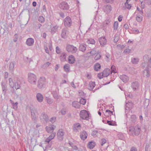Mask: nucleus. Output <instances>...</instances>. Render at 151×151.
<instances>
[{
    "mask_svg": "<svg viewBox=\"0 0 151 151\" xmlns=\"http://www.w3.org/2000/svg\"><path fill=\"white\" fill-rule=\"evenodd\" d=\"M80 117L83 119L88 120L89 119V114L87 111L85 110L81 111L80 113Z\"/></svg>",
    "mask_w": 151,
    "mask_h": 151,
    "instance_id": "f257e3e1",
    "label": "nucleus"
},
{
    "mask_svg": "<svg viewBox=\"0 0 151 151\" xmlns=\"http://www.w3.org/2000/svg\"><path fill=\"white\" fill-rule=\"evenodd\" d=\"M67 51L69 52L75 53L77 50L76 47L72 45H68L67 47Z\"/></svg>",
    "mask_w": 151,
    "mask_h": 151,
    "instance_id": "f03ea898",
    "label": "nucleus"
},
{
    "mask_svg": "<svg viewBox=\"0 0 151 151\" xmlns=\"http://www.w3.org/2000/svg\"><path fill=\"white\" fill-rule=\"evenodd\" d=\"M64 134V132L63 131L62 129H59L57 133V137L59 140L61 141L63 138V136Z\"/></svg>",
    "mask_w": 151,
    "mask_h": 151,
    "instance_id": "7ed1b4c3",
    "label": "nucleus"
},
{
    "mask_svg": "<svg viewBox=\"0 0 151 151\" xmlns=\"http://www.w3.org/2000/svg\"><path fill=\"white\" fill-rule=\"evenodd\" d=\"M28 79L30 83H34L36 81V76L34 74L30 73L28 75Z\"/></svg>",
    "mask_w": 151,
    "mask_h": 151,
    "instance_id": "20e7f679",
    "label": "nucleus"
},
{
    "mask_svg": "<svg viewBox=\"0 0 151 151\" xmlns=\"http://www.w3.org/2000/svg\"><path fill=\"white\" fill-rule=\"evenodd\" d=\"M71 19L69 17H67L64 19V23L65 27H70L71 25Z\"/></svg>",
    "mask_w": 151,
    "mask_h": 151,
    "instance_id": "39448f33",
    "label": "nucleus"
},
{
    "mask_svg": "<svg viewBox=\"0 0 151 151\" xmlns=\"http://www.w3.org/2000/svg\"><path fill=\"white\" fill-rule=\"evenodd\" d=\"M99 41L100 45L103 46L106 44L107 42V40L104 37H100L99 39Z\"/></svg>",
    "mask_w": 151,
    "mask_h": 151,
    "instance_id": "423d86ee",
    "label": "nucleus"
},
{
    "mask_svg": "<svg viewBox=\"0 0 151 151\" xmlns=\"http://www.w3.org/2000/svg\"><path fill=\"white\" fill-rule=\"evenodd\" d=\"M87 136L88 134L85 131H83L80 134L81 138L83 140H84L86 139Z\"/></svg>",
    "mask_w": 151,
    "mask_h": 151,
    "instance_id": "0eeeda50",
    "label": "nucleus"
},
{
    "mask_svg": "<svg viewBox=\"0 0 151 151\" xmlns=\"http://www.w3.org/2000/svg\"><path fill=\"white\" fill-rule=\"evenodd\" d=\"M68 59V63L71 64L74 63L76 60L75 58L72 55L69 56Z\"/></svg>",
    "mask_w": 151,
    "mask_h": 151,
    "instance_id": "6e6552de",
    "label": "nucleus"
},
{
    "mask_svg": "<svg viewBox=\"0 0 151 151\" xmlns=\"http://www.w3.org/2000/svg\"><path fill=\"white\" fill-rule=\"evenodd\" d=\"M95 86V84L94 82H89L88 86V89L90 91L92 90Z\"/></svg>",
    "mask_w": 151,
    "mask_h": 151,
    "instance_id": "1a4fd4ad",
    "label": "nucleus"
},
{
    "mask_svg": "<svg viewBox=\"0 0 151 151\" xmlns=\"http://www.w3.org/2000/svg\"><path fill=\"white\" fill-rule=\"evenodd\" d=\"M55 126H51L50 127H46L47 132L48 133H52L53 132L54 129L55 128Z\"/></svg>",
    "mask_w": 151,
    "mask_h": 151,
    "instance_id": "9d476101",
    "label": "nucleus"
},
{
    "mask_svg": "<svg viewBox=\"0 0 151 151\" xmlns=\"http://www.w3.org/2000/svg\"><path fill=\"white\" fill-rule=\"evenodd\" d=\"M60 7L63 9H67L68 8V5L66 3L63 2L60 4Z\"/></svg>",
    "mask_w": 151,
    "mask_h": 151,
    "instance_id": "9b49d317",
    "label": "nucleus"
},
{
    "mask_svg": "<svg viewBox=\"0 0 151 151\" xmlns=\"http://www.w3.org/2000/svg\"><path fill=\"white\" fill-rule=\"evenodd\" d=\"M103 72L104 74V77H106L109 75L110 73V71L109 69L106 68L104 70Z\"/></svg>",
    "mask_w": 151,
    "mask_h": 151,
    "instance_id": "f8f14e48",
    "label": "nucleus"
},
{
    "mask_svg": "<svg viewBox=\"0 0 151 151\" xmlns=\"http://www.w3.org/2000/svg\"><path fill=\"white\" fill-rule=\"evenodd\" d=\"M95 145L96 144L94 142H90L88 143V147L90 149H92L94 147Z\"/></svg>",
    "mask_w": 151,
    "mask_h": 151,
    "instance_id": "ddd939ff",
    "label": "nucleus"
},
{
    "mask_svg": "<svg viewBox=\"0 0 151 151\" xmlns=\"http://www.w3.org/2000/svg\"><path fill=\"white\" fill-rule=\"evenodd\" d=\"M68 32L66 30L63 29V30L61 36L63 38H66L68 35Z\"/></svg>",
    "mask_w": 151,
    "mask_h": 151,
    "instance_id": "4468645a",
    "label": "nucleus"
},
{
    "mask_svg": "<svg viewBox=\"0 0 151 151\" xmlns=\"http://www.w3.org/2000/svg\"><path fill=\"white\" fill-rule=\"evenodd\" d=\"M34 42L33 40L31 38H28L27 40V44L29 46L33 45Z\"/></svg>",
    "mask_w": 151,
    "mask_h": 151,
    "instance_id": "2eb2a0df",
    "label": "nucleus"
},
{
    "mask_svg": "<svg viewBox=\"0 0 151 151\" xmlns=\"http://www.w3.org/2000/svg\"><path fill=\"white\" fill-rule=\"evenodd\" d=\"M69 144L72 147V149L73 150H75V151H76L77 150L78 148L76 145H75L74 143L69 141Z\"/></svg>",
    "mask_w": 151,
    "mask_h": 151,
    "instance_id": "dca6fc26",
    "label": "nucleus"
},
{
    "mask_svg": "<svg viewBox=\"0 0 151 151\" xmlns=\"http://www.w3.org/2000/svg\"><path fill=\"white\" fill-rule=\"evenodd\" d=\"M81 127L79 123L76 124L74 125L73 130L75 131H76L80 129Z\"/></svg>",
    "mask_w": 151,
    "mask_h": 151,
    "instance_id": "f3484780",
    "label": "nucleus"
},
{
    "mask_svg": "<svg viewBox=\"0 0 151 151\" xmlns=\"http://www.w3.org/2000/svg\"><path fill=\"white\" fill-rule=\"evenodd\" d=\"M55 133H52L46 139V141L49 142L51 140L53 139L55 137Z\"/></svg>",
    "mask_w": 151,
    "mask_h": 151,
    "instance_id": "a211bd4d",
    "label": "nucleus"
},
{
    "mask_svg": "<svg viewBox=\"0 0 151 151\" xmlns=\"http://www.w3.org/2000/svg\"><path fill=\"white\" fill-rule=\"evenodd\" d=\"M37 100L39 102H41L43 100L42 96L40 93H38L37 96Z\"/></svg>",
    "mask_w": 151,
    "mask_h": 151,
    "instance_id": "6ab92c4d",
    "label": "nucleus"
},
{
    "mask_svg": "<svg viewBox=\"0 0 151 151\" xmlns=\"http://www.w3.org/2000/svg\"><path fill=\"white\" fill-rule=\"evenodd\" d=\"M73 106L75 108H79L81 105L78 102L74 101L73 103Z\"/></svg>",
    "mask_w": 151,
    "mask_h": 151,
    "instance_id": "aec40b11",
    "label": "nucleus"
},
{
    "mask_svg": "<svg viewBox=\"0 0 151 151\" xmlns=\"http://www.w3.org/2000/svg\"><path fill=\"white\" fill-rule=\"evenodd\" d=\"M131 0H127L126 2L125 3V5L126 7L128 9H130L131 7V5L130 4H129V2Z\"/></svg>",
    "mask_w": 151,
    "mask_h": 151,
    "instance_id": "412c9836",
    "label": "nucleus"
},
{
    "mask_svg": "<svg viewBox=\"0 0 151 151\" xmlns=\"http://www.w3.org/2000/svg\"><path fill=\"white\" fill-rule=\"evenodd\" d=\"M86 45L85 44L81 45L79 47V49L80 50L83 52L86 50Z\"/></svg>",
    "mask_w": 151,
    "mask_h": 151,
    "instance_id": "4be33fe9",
    "label": "nucleus"
},
{
    "mask_svg": "<svg viewBox=\"0 0 151 151\" xmlns=\"http://www.w3.org/2000/svg\"><path fill=\"white\" fill-rule=\"evenodd\" d=\"M87 43L88 44H94L95 43V41L93 39H90L87 41Z\"/></svg>",
    "mask_w": 151,
    "mask_h": 151,
    "instance_id": "5701e85b",
    "label": "nucleus"
},
{
    "mask_svg": "<svg viewBox=\"0 0 151 151\" xmlns=\"http://www.w3.org/2000/svg\"><path fill=\"white\" fill-rule=\"evenodd\" d=\"M101 68V65L100 64L96 63L94 65V68L95 70H98L100 69Z\"/></svg>",
    "mask_w": 151,
    "mask_h": 151,
    "instance_id": "b1692460",
    "label": "nucleus"
},
{
    "mask_svg": "<svg viewBox=\"0 0 151 151\" xmlns=\"http://www.w3.org/2000/svg\"><path fill=\"white\" fill-rule=\"evenodd\" d=\"M96 53V51L95 50H93L92 51H91L90 52L88 53L87 55V56H90L91 55H93L94 54H95Z\"/></svg>",
    "mask_w": 151,
    "mask_h": 151,
    "instance_id": "393cba45",
    "label": "nucleus"
},
{
    "mask_svg": "<svg viewBox=\"0 0 151 151\" xmlns=\"http://www.w3.org/2000/svg\"><path fill=\"white\" fill-rule=\"evenodd\" d=\"M86 102V100L82 98L80 99V102L81 104L84 105Z\"/></svg>",
    "mask_w": 151,
    "mask_h": 151,
    "instance_id": "a878e982",
    "label": "nucleus"
},
{
    "mask_svg": "<svg viewBox=\"0 0 151 151\" xmlns=\"http://www.w3.org/2000/svg\"><path fill=\"white\" fill-rule=\"evenodd\" d=\"M118 27V22L117 21L115 22L114 24V29L116 30Z\"/></svg>",
    "mask_w": 151,
    "mask_h": 151,
    "instance_id": "bb28decb",
    "label": "nucleus"
},
{
    "mask_svg": "<svg viewBox=\"0 0 151 151\" xmlns=\"http://www.w3.org/2000/svg\"><path fill=\"white\" fill-rule=\"evenodd\" d=\"M143 75L145 76L148 77L149 76V73L148 70H144L143 72Z\"/></svg>",
    "mask_w": 151,
    "mask_h": 151,
    "instance_id": "cd10ccee",
    "label": "nucleus"
},
{
    "mask_svg": "<svg viewBox=\"0 0 151 151\" xmlns=\"http://www.w3.org/2000/svg\"><path fill=\"white\" fill-rule=\"evenodd\" d=\"M111 73H116V70L115 66L112 65L111 67Z\"/></svg>",
    "mask_w": 151,
    "mask_h": 151,
    "instance_id": "c85d7f7f",
    "label": "nucleus"
},
{
    "mask_svg": "<svg viewBox=\"0 0 151 151\" xmlns=\"http://www.w3.org/2000/svg\"><path fill=\"white\" fill-rule=\"evenodd\" d=\"M106 114L107 116H111L113 114V112L109 110H106Z\"/></svg>",
    "mask_w": 151,
    "mask_h": 151,
    "instance_id": "c756f323",
    "label": "nucleus"
},
{
    "mask_svg": "<svg viewBox=\"0 0 151 151\" xmlns=\"http://www.w3.org/2000/svg\"><path fill=\"white\" fill-rule=\"evenodd\" d=\"M9 84L13 88L14 87V82L12 79L10 78L9 79Z\"/></svg>",
    "mask_w": 151,
    "mask_h": 151,
    "instance_id": "7c9ffc66",
    "label": "nucleus"
},
{
    "mask_svg": "<svg viewBox=\"0 0 151 151\" xmlns=\"http://www.w3.org/2000/svg\"><path fill=\"white\" fill-rule=\"evenodd\" d=\"M39 21L41 23L44 22L45 21L44 18L42 16H40L39 18Z\"/></svg>",
    "mask_w": 151,
    "mask_h": 151,
    "instance_id": "2f4dec72",
    "label": "nucleus"
},
{
    "mask_svg": "<svg viewBox=\"0 0 151 151\" xmlns=\"http://www.w3.org/2000/svg\"><path fill=\"white\" fill-rule=\"evenodd\" d=\"M64 69L66 72H68L69 70V67L68 65H66L64 66Z\"/></svg>",
    "mask_w": 151,
    "mask_h": 151,
    "instance_id": "473e14b6",
    "label": "nucleus"
},
{
    "mask_svg": "<svg viewBox=\"0 0 151 151\" xmlns=\"http://www.w3.org/2000/svg\"><path fill=\"white\" fill-rule=\"evenodd\" d=\"M136 19L137 21L140 22L142 20V17L141 16H137L136 18Z\"/></svg>",
    "mask_w": 151,
    "mask_h": 151,
    "instance_id": "72a5a7b5",
    "label": "nucleus"
},
{
    "mask_svg": "<svg viewBox=\"0 0 151 151\" xmlns=\"http://www.w3.org/2000/svg\"><path fill=\"white\" fill-rule=\"evenodd\" d=\"M98 76L99 78H101L104 77V74L103 72L100 73L98 75Z\"/></svg>",
    "mask_w": 151,
    "mask_h": 151,
    "instance_id": "f704fd0d",
    "label": "nucleus"
},
{
    "mask_svg": "<svg viewBox=\"0 0 151 151\" xmlns=\"http://www.w3.org/2000/svg\"><path fill=\"white\" fill-rule=\"evenodd\" d=\"M101 57V56L100 54L99 53L97 54L95 57V59L96 60H98Z\"/></svg>",
    "mask_w": 151,
    "mask_h": 151,
    "instance_id": "c9c22d12",
    "label": "nucleus"
},
{
    "mask_svg": "<svg viewBox=\"0 0 151 151\" xmlns=\"http://www.w3.org/2000/svg\"><path fill=\"white\" fill-rule=\"evenodd\" d=\"M140 129L139 128H138L136 130V131H135V132H134L135 134V135L138 134L140 132Z\"/></svg>",
    "mask_w": 151,
    "mask_h": 151,
    "instance_id": "e433bc0d",
    "label": "nucleus"
},
{
    "mask_svg": "<svg viewBox=\"0 0 151 151\" xmlns=\"http://www.w3.org/2000/svg\"><path fill=\"white\" fill-rule=\"evenodd\" d=\"M138 61V60L137 59L134 58L132 60V62L133 63H136Z\"/></svg>",
    "mask_w": 151,
    "mask_h": 151,
    "instance_id": "4c0bfd02",
    "label": "nucleus"
},
{
    "mask_svg": "<svg viewBox=\"0 0 151 151\" xmlns=\"http://www.w3.org/2000/svg\"><path fill=\"white\" fill-rule=\"evenodd\" d=\"M107 123L109 125H112V126H113L114 125V122H113L111 121H107Z\"/></svg>",
    "mask_w": 151,
    "mask_h": 151,
    "instance_id": "58836bf2",
    "label": "nucleus"
},
{
    "mask_svg": "<svg viewBox=\"0 0 151 151\" xmlns=\"http://www.w3.org/2000/svg\"><path fill=\"white\" fill-rule=\"evenodd\" d=\"M106 142V140L104 139H101V145L103 146L104 144H105Z\"/></svg>",
    "mask_w": 151,
    "mask_h": 151,
    "instance_id": "ea45409f",
    "label": "nucleus"
},
{
    "mask_svg": "<svg viewBox=\"0 0 151 151\" xmlns=\"http://www.w3.org/2000/svg\"><path fill=\"white\" fill-rule=\"evenodd\" d=\"M14 87L16 89H17L19 88L20 86L17 83H15Z\"/></svg>",
    "mask_w": 151,
    "mask_h": 151,
    "instance_id": "a19ab883",
    "label": "nucleus"
},
{
    "mask_svg": "<svg viewBox=\"0 0 151 151\" xmlns=\"http://www.w3.org/2000/svg\"><path fill=\"white\" fill-rule=\"evenodd\" d=\"M123 17L122 15H120L118 18V20L120 22L122 21Z\"/></svg>",
    "mask_w": 151,
    "mask_h": 151,
    "instance_id": "79ce46f5",
    "label": "nucleus"
},
{
    "mask_svg": "<svg viewBox=\"0 0 151 151\" xmlns=\"http://www.w3.org/2000/svg\"><path fill=\"white\" fill-rule=\"evenodd\" d=\"M56 52L57 53H60V50L58 47H57L56 48Z\"/></svg>",
    "mask_w": 151,
    "mask_h": 151,
    "instance_id": "37998d69",
    "label": "nucleus"
},
{
    "mask_svg": "<svg viewBox=\"0 0 151 151\" xmlns=\"http://www.w3.org/2000/svg\"><path fill=\"white\" fill-rule=\"evenodd\" d=\"M119 40V37H115L114 39V41L115 42H117Z\"/></svg>",
    "mask_w": 151,
    "mask_h": 151,
    "instance_id": "c03bdc74",
    "label": "nucleus"
},
{
    "mask_svg": "<svg viewBox=\"0 0 151 151\" xmlns=\"http://www.w3.org/2000/svg\"><path fill=\"white\" fill-rule=\"evenodd\" d=\"M56 120V118L55 117H53L50 120V121L52 122L53 123Z\"/></svg>",
    "mask_w": 151,
    "mask_h": 151,
    "instance_id": "a18cd8bd",
    "label": "nucleus"
},
{
    "mask_svg": "<svg viewBox=\"0 0 151 151\" xmlns=\"http://www.w3.org/2000/svg\"><path fill=\"white\" fill-rule=\"evenodd\" d=\"M130 52V50L129 49H126L124 51V52L125 53H129Z\"/></svg>",
    "mask_w": 151,
    "mask_h": 151,
    "instance_id": "49530a36",
    "label": "nucleus"
},
{
    "mask_svg": "<svg viewBox=\"0 0 151 151\" xmlns=\"http://www.w3.org/2000/svg\"><path fill=\"white\" fill-rule=\"evenodd\" d=\"M97 133V132L96 131H94L92 132V135L94 136L95 135H96Z\"/></svg>",
    "mask_w": 151,
    "mask_h": 151,
    "instance_id": "de8ad7c7",
    "label": "nucleus"
},
{
    "mask_svg": "<svg viewBox=\"0 0 151 151\" xmlns=\"http://www.w3.org/2000/svg\"><path fill=\"white\" fill-rule=\"evenodd\" d=\"M130 151H137V150L134 147H132Z\"/></svg>",
    "mask_w": 151,
    "mask_h": 151,
    "instance_id": "09e8293b",
    "label": "nucleus"
},
{
    "mask_svg": "<svg viewBox=\"0 0 151 151\" xmlns=\"http://www.w3.org/2000/svg\"><path fill=\"white\" fill-rule=\"evenodd\" d=\"M61 114H64L65 113V110L64 109H63L61 111Z\"/></svg>",
    "mask_w": 151,
    "mask_h": 151,
    "instance_id": "8fccbe9b",
    "label": "nucleus"
},
{
    "mask_svg": "<svg viewBox=\"0 0 151 151\" xmlns=\"http://www.w3.org/2000/svg\"><path fill=\"white\" fill-rule=\"evenodd\" d=\"M32 5L33 6H35L36 5V3L35 2H33L32 3Z\"/></svg>",
    "mask_w": 151,
    "mask_h": 151,
    "instance_id": "3c124183",
    "label": "nucleus"
},
{
    "mask_svg": "<svg viewBox=\"0 0 151 151\" xmlns=\"http://www.w3.org/2000/svg\"><path fill=\"white\" fill-rule=\"evenodd\" d=\"M112 1V0H105V1L107 3L110 2L111 1Z\"/></svg>",
    "mask_w": 151,
    "mask_h": 151,
    "instance_id": "603ef678",
    "label": "nucleus"
},
{
    "mask_svg": "<svg viewBox=\"0 0 151 151\" xmlns=\"http://www.w3.org/2000/svg\"><path fill=\"white\" fill-rule=\"evenodd\" d=\"M43 37L44 38H45L46 37V34L45 33H44L43 34Z\"/></svg>",
    "mask_w": 151,
    "mask_h": 151,
    "instance_id": "864d4df0",
    "label": "nucleus"
},
{
    "mask_svg": "<svg viewBox=\"0 0 151 151\" xmlns=\"http://www.w3.org/2000/svg\"><path fill=\"white\" fill-rule=\"evenodd\" d=\"M58 68V65H56V67H55V70H57Z\"/></svg>",
    "mask_w": 151,
    "mask_h": 151,
    "instance_id": "5fc2aeb1",
    "label": "nucleus"
},
{
    "mask_svg": "<svg viewBox=\"0 0 151 151\" xmlns=\"http://www.w3.org/2000/svg\"><path fill=\"white\" fill-rule=\"evenodd\" d=\"M127 77L125 75H124V76H121V78H126Z\"/></svg>",
    "mask_w": 151,
    "mask_h": 151,
    "instance_id": "6e6d98bb",
    "label": "nucleus"
},
{
    "mask_svg": "<svg viewBox=\"0 0 151 151\" xmlns=\"http://www.w3.org/2000/svg\"><path fill=\"white\" fill-rule=\"evenodd\" d=\"M72 86L74 88H75V86H74V83H73V82H72Z\"/></svg>",
    "mask_w": 151,
    "mask_h": 151,
    "instance_id": "4d7b16f0",
    "label": "nucleus"
},
{
    "mask_svg": "<svg viewBox=\"0 0 151 151\" xmlns=\"http://www.w3.org/2000/svg\"><path fill=\"white\" fill-rule=\"evenodd\" d=\"M65 58H66V56H65V54H64L63 55V58H64V59H65Z\"/></svg>",
    "mask_w": 151,
    "mask_h": 151,
    "instance_id": "13d9d810",
    "label": "nucleus"
},
{
    "mask_svg": "<svg viewBox=\"0 0 151 151\" xmlns=\"http://www.w3.org/2000/svg\"><path fill=\"white\" fill-rule=\"evenodd\" d=\"M45 51H46V52L47 53H48V49L47 48H46V49H45Z\"/></svg>",
    "mask_w": 151,
    "mask_h": 151,
    "instance_id": "bf43d9fd",
    "label": "nucleus"
},
{
    "mask_svg": "<svg viewBox=\"0 0 151 151\" xmlns=\"http://www.w3.org/2000/svg\"><path fill=\"white\" fill-rule=\"evenodd\" d=\"M141 4H142V8H144V6H142V4H143V2H142H142H141Z\"/></svg>",
    "mask_w": 151,
    "mask_h": 151,
    "instance_id": "052dcab7",
    "label": "nucleus"
},
{
    "mask_svg": "<svg viewBox=\"0 0 151 151\" xmlns=\"http://www.w3.org/2000/svg\"><path fill=\"white\" fill-rule=\"evenodd\" d=\"M46 64L47 65V66H48L50 65V63L48 62H47Z\"/></svg>",
    "mask_w": 151,
    "mask_h": 151,
    "instance_id": "680f3d73",
    "label": "nucleus"
},
{
    "mask_svg": "<svg viewBox=\"0 0 151 151\" xmlns=\"http://www.w3.org/2000/svg\"><path fill=\"white\" fill-rule=\"evenodd\" d=\"M98 114H99V115H100V116L101 115V113L99 111L98 112Z\"/></svg>",
    "mask_w": 151,
    "mask_h": 151,
    "instance_id": "e2e57ef3",
    "label": "nucleus"
},
{
    "mask_svg": "<svg viewBox=\"0 0 151 151\" xmlns=\"http://www.w3.org/2000/svg\"><path fill=\"white\" fill-rule=\"evenodd\" d=\"M140 118L141 119H142V116H140Z\"/></svg>",
    "mask_w": 151,
    "mask_h": 151,
    "instance_id": "0e129e2a",
    "label": "nucleus"
},
{
    "mask_svg": "<svg viewBox=\"0 0 151 151\" xmlns=\"http://www.w3.org/2000/svg\"><path fill=\"white\" fill-rule=\"evenodd\" d=\"M123 80V81L124 82H125L126 81H127L126 80Z\"/></svg>",
    "mask_w": 151,
    "mask_h": 151,
    "instance_id": "69168bd1",
    "label": "nucleus"
},
{
    "mask_svg": "<svg viewBox=\"0 0 151 151\" xmlns=\"http://www.w3.org/2000/svg\"><path fill=\"white\" fill-rule=\"evenodd\" d=\"M146 57L147 56H144V59L145 58H146Z\"/></svg>",
    "mask_w": 151,
    "mask_h": 151,
    "instance_id": "338daca9",
    "label": "nucleus"
},
{
    "mask_svg": "<svg viewBox=\"0 0 151 151\" xmlns=\"http://www.w3.org/2000/svg\"><path fill=\"white\" fill-rule=\"evenodd\" d=\"M132 42V41H130V40H129L128 41V42Z\"/></svg>",
    "mask_w": 151,
    "mask_h": 151,
    "instance_id": "774afa93",
    "label": "nucleus"
}]
</instances>
